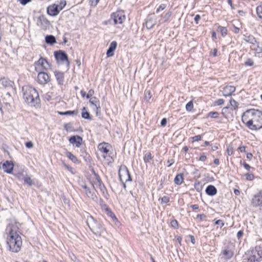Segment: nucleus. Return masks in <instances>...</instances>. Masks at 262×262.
I'll return each instance as SVG.
<instances>
[{"label": "nucleus", "mask_w": 262, "mask_h": 262, "mask_svg": "<svg viewBox=\"0 0 262 262\" xmlns=\"http://www.w3.org/2000/svg\"><path fill=\"white\" fill-rule=\"evenodd\" d=\"M22 94L23 99L28 105L36 108L40 107V99L35 89L30 85H24L22 87Z\"/></svg>", "instance_id": "f257e3e1"}, {"label": "nucleus", "mask_w": 262, "mask_h": 262, "mask_svg": "<svg viewBox=\"0 0 262 262\" xmlns=\"http://www.w3.org/2000/svg\"><path fill=\"white\" fill-rule=\"evenodd\" d=\"M86 222L90 230L97 236H101L105 231L102 223L99 220L95 219L91 215L88 216Z\"/></svg>", "instance_id": "f03ea898"}, {"label": "nucleus", "mask_w": 262, "mask_h": 262, "mask_svg": "<svg viewBox=\"0 0 262 262\" xmlns=\"http://www.w3.org/2000/svg\"><path fill=\"white\" fill-rule=\"evenodd\" d=\"M14 226L11 225L7 226L6 231L8 234L7 238V244L9 250L13 252H16V231H14Z\"/></svg>", "instance_id": "7ed1b4c3"}, {"label": "nucleus", "mask_w": 262, "mask_h": 262, "mask_svg": "<svg viewBox=\"0 0 262 262\" xmlns=\"http://www.w3.org/2000/svg\"><path fill=\"white\" fill-rule=\"evenodd\" d=\"M245 257L250 262H260L262 260V248L256 246L254 248L247 251Z\"/></svg>", "instance_id": "20e7f679"}, {"label": "nucleus", "mask_w": 262, "mask_h": 262, "mask_svg": "<svg viewBox=\"0 0 262 262\" xmlns=\"http://www.w3.org/2000/svg\"><path fill=\"white\" fill-rule=\"evenodd\" d=\"M247 113H251L257 130L262 128V113L256 110H250L247 111Z\"/></svg>", "instance_id": "39448f33"}, {"label": "nucleus", "mask_w": 262, "mask_h": 262, "mask_svg": "<svg viewBox=\"0 0 262 262\" xmlns=\"http://www.w3.org/2000/svg\"><path fill=\"white\" fill-rule=\"evenodd\" d=\"M55 60L58 64L66 63L67 67H69L70 61L68 54L63 51L59 50L54 52Z\"/></svg>", "instance_id": "423d86ee"}, {"label": "nucleus", "mask_w": 262, "mask_h": 262, "mask_svg": "<svg viewBox=\"0 0 262 262\" xmlns=\"http://www.w3.org/2000/svg\"><path fill=\"white\" fill-rule=\"evenodd\" d=\"M126 19V15L123 10H119L111 15V20H113L114 25L122 24Z\"/></svg>", "instance_id": "0eeeda50"}, {"label": "nucleus", "mask_w": 262, "mask_h": 262, "mask_svg": "<svg viewBox=\"0 0 262 262\" xmlns=\"http://www.w3.org/2000/svg\"><path fill=\"white\" fill-rule=\"evenodd\" d=\"M118 174L121 182H131L132 179L129 170L125 165H121L118 171Z\"/></svg>", "instance_id": "6e6552de"}, {"label": "nucleus", "mask_w": 262, "mask_h": 262, "mask_svg": "<svg viewBox=\"0 0 262 262\" xmlns=\"http://www.w3.org/2000/svg\"><path fill=\"white\" fill-rule=\"evenodd\" d=\"M37 25L42 29L46 30L50 28V23L43 15H40L38 17Z\"/></svg>", "instance_id": "1a4fd4ad"}, {"label": "nucleus", "mask_w": 262, "mask_h": 262, "mask_svg": "<svg viewBox=\"0 0 262 262\" xmlns=\"http://www.w3.org/2000/svg\"><path fill=\"white\" fill-rule=\"evenodd\" d=\"M38 81L41 84H45L50 80V77L48 74L45 72H40L38 74Z\"/></svg>", "instance_id": "9d476101"}, {"label": "nucleus", "mask_w": 262, "mask_h": 262, "mask_svg": "<svg viewBox=\"0 0 262 262\" xmlns=\"http://www.w3.org/2000/svg\"><path fill=\"white\" fill-rule=\"evenodd\" d=\"M61 11L56 4L50 5L47 8V13L49 15L52 16H56Z\"/></svg>", "instance_id": "9b49d317"}, {"label": "nucleus", "mask_w": 262, "mask_h": 262, "mask_svg": "<svg viewBox=\"0 0 262 262\" xmlns=\"http://www.w3.org/2000/svg\"><path fill=\"white\" fill-rule=\"evenodd\" d=\"M97 180L99 183V188L103 196L106 199H108L109 198V194L108 193L107 190L103 184V183L102 182L100 178L98 176L97 178Z\"/></svg>", "instance_id": "f8f14e48"}, {"label": "nucleus", "mask_w": 262, "mask_h": 262, "mask_svg": "<svg viewBox=\"0 0 262 262\" xmlns=\"http://www.w3.org/2000/svg\"><path fill=\"white\" fill-rule=\"evenodd\" d=\"M251 204L253 207H259L262 213V196H254L251 201Z\"/></svg>", "instance_id": "ddd939ff"}, {"label": "nucleus", "mask_w": 262, "mask_h": 262, "mask_svg": "<svg viewBox=\"0 0 262 262\" xmlns=\"http://www.w3.org/2000/svg\"><path fill=\"white\" fill-rule=\"evenodd\" d=\"M81 187L84 190L85 193L88 198L95 201L97 200V197L94 190H91L85 185H82Z\"/></svg>", "instance_id": "4468645a"}, {"label": "nucleus", "mask_w": 262, "mask_h": 262, "mask_svg": "<svg viewBox=\"0 0 262 262\" xmlns=\"http://www.w3.org/2000/svg\"><path fill=\"white\" fill-rule=\"evenodd\" d=\"M69 141L71 144L75 145L76 147H79L82 144V138L79 136L75 135L71 136Z\"/></svg>", "instance_id": "2eb2a0df"}, {"label": "nucleus", "mask_w": 262, "mask_h": 262, "mask_svg": "<svg viewBox=\"0 0 262 262\" xmlns=\"http://www.w3.org/2000/svg\"><path fill=\"white\" fill-rule=\"evenodd\" d=\"M231 247V245L226 247L225 249L222 252V254L226 259H231L234 255V252Z\"/></svg>", "instance_id": "dca6fc26"}, {"label": "nucleus", "mask_w": 262, "mask_h": 262, "mask_svg": "<svg viewBox=\"0 0 262 262\" xmlns=\"http://www.w3.org/2000/svg\"><path fill=\"white\" fill-rule=\"evenodd\" d=\"M4 172L11 173L13 169L14 164L12 161H6L2 165Z\"/></svg>", "instance_id": "f3484780"}, {"label": "nucleus", "mask_w": 262, "mask_h": 262, "mask_svg": "<svg viewBox=\"0 0 262 262\" xmlns=\"http://www.w3.org/2000/svg\"><path fill=\"white\" fill-rule=\"evenodd\" d=\"M23 172L22 173L17 172V179L23 180L25 184H27L29 186H32L34 185L32 180L29 177L24 176Z\"/></svg>", "instance_id": "a211bd4d"}, {"label": "nucleus", "mask_w": 262, "mask_h": 262, "mask_svg": "<svg viewBox=\"0 0 262 262\" xmlns=\"http://www.w3.org/2000/svg\"><path fill=\"white\" fill-rule=\"evenodd\" d=\"M235 87L232 85H227L223 88L222 93L225 97L230 96L235 91Z\"/></svg>", "instance_id": "6ab92c4d"}, {"label": "nucleus", "mask_w": 262, "mask_h": 262, "mask_svg": "<svg viewBox=\"0 0 262 262\" xmlns=\"http://www.w3.org/2000/svg\"><path fill=\"white\" fill-rule=\"evenodd\" d=\"M117 46V43L116 41H112L106 51V55L107 57H112L114 55V51Z\"/></svg>", "instance_id": "aec40b11"}, {"label": "nucleus", "mask_w": 262, "mask_h": 262, "mask_svg": "<svg viewBox=\"0 0 262 262\" xmlns=\"http://www.w3.org/2000/svg\"><path fill=\"white\" fill-rule=\"evenodd\" d=\"M55 76L56 77V80L58 82V84L59 85H63L64 82V73L60 71H55L54 72Z\"/></svg>", "instance_id": "412c9836"}, {"label": "nucleus", "mask_w": 262, "mask_h": 262, "mask_svg": "<svg viewBox=\"0 0 262 262\" xmlns=\"http://www.w3.org/2000/svg\"><path fill=\"white\" fill-rule=\"evenodd\" d=\"M217 190L216 187L212 185H208L205 190L206 193L209 196H214L217 193Z\"/></svg>", "instance_id": "4be33fe9"}, {"label": "nucleus", "mask_w": 262, "mask_h": 262, "mask_svg": "<svg viewBox=\"0 0 262 262\" xmlns=\"http://www.w3.org/2000/svg\"><path fill=\"white\" fill-rule=\"evenodd\" d=\"M90 103L92 105H94L95 106L97 112L96 114H98V111L100 109V101L98 98L96 97H92L90 99Z\"/></svg>", "instance_id": "5701e85b"}, {"label": "nucleus", "mask_w": 262, "mask_h": 262, "mask_svg": "<svg viewBox=\"0 0 262 262\" xmlns=\"http://www.w3.org/2000/svg\"><path fill=\"white\" fill-rule=\"evenodd\" d=\"M110 146V144L105 142L100 143L98 145V150L101 152L107 154L109 152V149L107 147Z\"/></svg>", "instance_id": "b1692460"}, {"label": "nucleus", "mask_w": 262, "mask_h": 262, "mask_svg": "<svg viewBox=\"0 0 262 262\" xmlns=\"http://www.w3.org/2000/svg\"><path fill=\"white\" fill-rule=\"evenodd\" d=\"M171 12L168 11L161 15V19L159 20V24H163L167 22L171 16Z\"/></svg>", "instance_id": "393cba45"}, {"label": "nucleus", "mask_w": 262, "mask_h": 262, "mask_svg": "<svg viewBox=\"0 0 262 262\" xmlns=\"http://www.w3.org/2000/svg\"><path fill=\"white\" fill-rule=\"evenodd\" d=\"M184 182V174L180 173L176 175L174 179V183L177 185H181Z\"/></svg>", "instance_id": "a878e982"}, {"label": "nucleus", "mask_w": 262, "mask_h": 262, "mask_svg": "<svg viewBox=\"0 0 262 262\" xmlns=\"http://www.w3.org/2000/svg\"><path fill=\"white\" fill-rule=\"evenodd\" d=\"M244 39L246 42L251 43L253 46H255L257 42L256 38L251 35H244Z\"/></svg>", "instance_id": "bb28decb"}, {"label": "nucleus", "mask_w": 262, "mask_h": 262, "mask_svg": "<svg viewBox=\"0 0 262 262\" xmlns=\"http://www.w3.org/2000/svg\"><path fill=\"white\" fill-rule=\"evenodd\" d=\"M45 42L50 45H53L56 43V39L54 36L52 35H47L45 37Z\"/></svg>", "instance_id": "cd10ccee"}, {"label": "nucleus", "mask_w": 262, "mask_h": 262, "mask_svg": "<svg viewBox=\"0 0 262 262\" xmlns=\"http://www.w3.org/2000/svg\"><path fill=\"white\" fill-rule=\"evenodd\" d=\"M80 156L82 157L84 160L87 162L90 163L91 161V158L90 155L88 154L84 149H80Z\"/></svg>", "instance_id": "c85d7f7f"}, {"label": "nucleus", "mask_w": 262, "mask_h": 262, "mask_svg": "<svg viewBox=\"0 0 262 262\" xmlns=\"http://www.w3.org/2000/svg\"><path fill=\"white\" fill-rule=\"evenodd\" d=\"M245 124L251 130H257L256 126L253 121V118L250 119L247 122H245Z\"/></svg>", "instance_id": "c756f323"}, {"label": "nucleus", "mask_w": 262, "mask_h": 262, "mask_svg": "<svg viewBox=\"0 0 262 262\" xmlns=\"http://www.w3.org/2000/svg\"><path fill=\"white\" fill-rule=\"evenodd\" d=\"M67 157L74 163H79V161L78 159L72 152L69 151L66 152Z\"/></svg>", "instance_id": "7c9ffc66"}, {"label": "nucleus", "mask_w": 262, "mask_h": 262, "mask_svg": "<svg viewBox=\"0 0 262 262\" xmlns=\"http://www.w3.org/2000/svg\"><path fill=\"white\" fill-rule=\"evenodd\" d=\"M230 107L229 108L231 111L236 110L238 108V103L234 99L231 98L229 101Z\"/></svg>", "instance_id": "2f4dec72"}, {"label": "nucleus", "mask_w": 262, "mask_h": 262, "mask_svg": "<svg viewBox=\"0 0 262 262\" xmlns=\"http://www.w3.org/2000/svg\"><path fill=\"white\" fill-rule=\"evenodd\" d=\"M47 63V64H48L49 66V63L48 62V61H47V60L46 59V58H44L42 57H41L39 60L37 61H36L35 62V64H38V65H40L42 67V68L45 69H46L47 68H46V67L44 66V63Z\"/></svg>", "instance_id": "473e14b6"}, {"label": "nucleus", "mask_w": 262, "mask_h": 262, "mask_svg": "<svg viewBox=\"0 0 262 262\" xmlns=\"http://www.w3.org/2000/svg\"><path fill=\"white\" fill-rule=\"evenodd\" d=\"M58 114L62 116L76 115L78 114L77 110L67 111L66 112H58Z\"/></svg>", "instance_id": "72a5a7b5"}, {"label": "nucleus", "mask_w": 262, "mask_h": 262, "mask_svg": "<svg viewBox=\"0 0 262 262\" xmlns=\"http://www.w3.org/2000/svg\"><path fill=\"white\" fill-rule=\"evenodd\" d=\"M81 117L85 119L88 120H92V118L90 115V114L89 112L86 111V108L83 107L82 108V113L81 114Z\"/></svg>", "instance_id": "f704fd0d"}, {"label": "nucleus", "mask_w": 262, "mask_h": 262, "mask_svg": "<svg viewBox=\"0 0 262 262\" xmlns=\"http://www.w3.org/2000/svg\"><path fill=\"white\" fill-rule=\"evenodd\" d=\"M155 25L156 23L153 21L151 18H149L146 19L145 25L147 29H151Z\"/></svg>", "instance_id": "c9c22d12"}, {"label": "nucleus", "mask_w": 262, "mask_h": 262, "mask_svg": "<svg viewBox=\"0 0 262 262\" xmlns=\"http://www.w3.org/2000/svg\"><path fill=\"white\" fill-rule=\"evenodd\" d=\"M217 31L221 33L223 37H225L228 32L227 29L226 27L219 26L217 27Z\"/></svg>", "instance_id": "e433bc0d"}, {"label": "nucleus", "mask_w": 262, "mask_h": 262, "mask_svg": "<svg viewBox=\"0 0 262 262\" xmlns=\"http://www.w3.org/2000/svg\"><path fill=\"white\" fill-rule=\"evenodd\" d=\"M194 187L197 192H200L202 190L203 186L200 181H198L194 183Z\"/></svg>", "instance_id": "4c0bfd02"}, {"label": "nucleus", "mask_w": 262, "mask_h": 262, "mask_svg": "<svg viewBox=\"0 0 262 262\" xmlns=\"http://www.w3.org/2000/svg\"><path fill=\"white\" fill-rule=\"evenodd\" d=\"M152 159V156L150 152H147L144 156L143 160L145 163H147Z\"/></svg>", "instance_id": "58836bf2"}, {"label": "nucleus", "mask_w": 262, "mask_h": 262, "mask_svg": "<svg viewBox=\"0 0 262 262\" xmlns=\"http://www.w3.org/2000/svg\"><path fill=\"white\" fill-rule=\"evenodd\" d=\"M56 5L59 7V9L61 10L66 6L67 2L66 0H59V1L58 2V4H56Z\"/></svg>", "instance_id": "ea45409f"}, {"label": "nucleus", "mask_w": 262, "mask_h": 262, "mask_svg": "<svg viewBox=\"0 0 262 262\" xmlns=\"http://www.w3.org/2000/svg\"><path fill=\"white\" fill-rule=\"evenodd\" d=\"M256 11L258 17L262 20V4L256 7Z\"/></svg>", "instance_id": "a19ab883"}, {"label": "nucleus", "mask_w": 262, "mask_h": 262, "mask_svg": "<svg viewBox=\"0 0 262 262\" xmlns=\"http://www.w3.org/2000/svg\"><path fill=\"white\" fill-rule=\"evenodd\" d=\"M251 115V113H247V111L243 114L242 116V121L243 123H245V122L248 121L249 116Z\"/></svg>", "instance_id": "79ce46f5"}, {"label": "nucleus", "mask_w": 262, "mask_h": 262, "mask_svg": "<svg viewBox=\"0 0 262 262\" xmlns=\"http://www.w3.org/2000/svg\"><path fill=\"white\" fill-rule=\"evenodd\" d=\"M219 113L217 112H210L207 114V117L212 118H217L219 117Z\"/></svg>", "instance_id": "37998d69"}, {"label": "nucleus", "mask_w": 262, "mask_h": 262, "mask_svg": "<svg viewBox=\"0 0 262 262\" xmlns=\"http://www.w3.org/2000/svg\"><path fill=\"white\" fill-rule=\"evenodd\" d=\"M204 135V134H202V135H196V136H194L193 137H191V139L192 140V142H196V141H200L201 140L203 135Z\"/></svg>", "instance_id": "c03bdc74"}, {"label": "nucleus", "mask_w": 262, "mask_h": 262, "mask_svg": "<svg viewBox=\"0 0 262 262\" xmlns=\"http://www.w3.org/2000/svg\"><path fill=\"white\" fill-rule=\"evenodd\" d=\"M186 110L188 112H191L193 108V103L192 101H190L186 105Z\"/></svg>", "instance_id": "a18cd8bd"}, {"label": "nucleus", "mask_w": 262, "mask_h": 262, "mask_svg": "<svg viewBox=\"0 0 262 262\" xmlns=\"http://www.w3.org/2000/svg\"><path fill=\"white\" fill-rule=\"evenodd\" d=\"M253 50H255L257 53H262V48L259 46V42H257L255 46H253Z\"/></svg>", "instance_id": "49530a36"}, {"label": "nucleus", "mask_w": 262, "mask_h": 262, "mask_svg": "<svg viewBox=\"0 0 262 262\" xmlns=\"http://www.w3.org/2000/svg\"><path fill=\"white\" fill-rule=\"evenodd\" d=\"M73 124L71 122L65 123L63 125L64 129L67 131H73L72 129Z\"/></svg>", "instance_id": "de8ad7c7"}, {"label": "nucleus", "mask_w": 262, "mask_h": 262, "mask_svg": "<svg viewBox=\"0 0 262 262\" xmlns=\"http://www.w3.org/2000/svg\"><path fill=\"white\" fill-rule=\"evenodd\" d=\"M1 83L5 87L8 86L10 84L11 81H8L7 79L5 78H1L0 80Z\"/></svg>", "instance_id": "09e8293b"}, {"label": "nucleus", "mask_w": 262, "mask_h": 262, "mask_svg": "<svg viewBox=\"0 0 262 262\" xmlns=\"http://www.w3.org/2000/svg\"><path fill=\"white\" fill-rule=\"evenodd\" d=\"M21 246V238L18 234H17V252L20 250Z\"/></svg>", "instance_id": "8fccbe9b"}, {"label": "nucleus", "mask_w": 262, "mask_h": 262, "mask_svg": "<svg viewBox=\"0 0 262 262\" xmlns=\"http://www.w3.org/2000/svg\"><path fill=\"white\" fill-rule=\"evenodd\" d=\"M224 100L223 99H219L214 102V105L220 106L224 103Z\"/></svg>", "instance_id": "3c124183"}, {"label": "nucleus", "mask_w": 262, "mask_h": 262, "mask_svg": "<svg viewBox=\"0 0 262 262\" xmlns=\"http://www.w3.org/2000/svg\"><path fill=\"white\" fill-rule=\"evenodd\" d=\"M171 226L174 229H177L179 227V224L176 220H173L170 223Z\"/></svg>", "instance_id": "603ef678"}, {"label": "nucleus", "mask_w": 262, "mask_h": 262, "mask_svg": "<svg viewBox=\"0 0 262 262\" xmlns=\"http://www.w3.org/2000/svg\"><path fill=\"white\" fill-rule=\"evenodd\" d=\"M94 90L93 89H90L88 93L86 95V98L87 99H90L91 97H93V95L94 94Z\"/></svg>", "instance_id": "864d4df0"}, {"label": "nucleus", "mask_w": 262, "mask_h": 262, "mask_svg": "<svg viewBox=\"0 0 262 262\" xmlns=\"http://www.w3.org/2000/svg\"><path fill=\"white\" fill-rule=\"evenodd\" d=\"M166 8V5L162 4L160 5L156 9V13H158L160 11L164 10Z\"/></svg>", "instance_id": "5fc2aeb1"}, {"label": "nucleus", "mask_w": 262, "mask_h": 262, "mask_svg": "<svg viewBox=\"0 0 262 262\" xmlns=\"http://www.w3.org/2000/svg\"><path fill=\"white\" fill-rule=\"evenodd\" d=\"M245 176L246 180L248 181H252L254 178V176L252 173H247L245 174Z\"/></svg>", "instance_id": "6e6d98bb"}, {"label": "nucleus", "mask_w": 262, "mask_h": 262, "mask_svg": "<svg viewBox=\"0 0 262 262\" xmlns=\"http://www.w3.org/2000/svg\"><path fill=\"white\" fill-rule=\"evenodd\" d=\"M245 64L246 66H251H251H253L254 62H253V60L251 59L248 58L246 61V62L245 63Z\"/></svg>", "instance_id": "4d7b16f0"}, {"label": "nucleus", "mask_w": 262, "mask_h": 262, "mask_svg": "<svg viewBox=\"0 0 262 262\" xmlns=\"http://www.w3.org/2000/svg\"><path fill=\"white\" fill-rule=\"evenodd\" d=\"M145 99L147 101L149 100L152 97V94H151L150 91H147L145 92Z\"/></svg>", "instance_id": "13d9d810"}, {"label": "nucleus", "mask_w": 262, "mask_h": 262, "mask_svg": "<svg viewBox=\"0 0 262 262\" xmlns=\"http://www.w3.org/2000/svg\"><path fill=\"white\" fill-rule=\"evenodd\" d=\"M170 199L167 196H164L161 198V203H167L169 202Z\"/></svg>", "instance_id": "bf43d9fd"}, {"label": "nucleus", "mask_w": 262, "mask_h": 262, "mask_svg": "<svg viewBox=\"0 0 262 262\" xmlns=\"http://www.w3.org/2000/svg\"><path fill=\"white\" fill-rule=\"evenodd\" d=\"M244 235V231L241 230L237 233L236 237L238 240H240Z\"/></svg>", "instance_id": "052dcab7"}, {"label": "nucleus", "mask_w": 262, "mask_h": 262, "mask_svg": "<svg viewBox=\"0 0 262 262\" xmlns=\"http://www.w3.org/2000/svg\"><path fill=\"white\" fill-rule=\"evenodd\" d=\"M101 207L102 209H104L105 210V211H109L110 212H111V209L108 207V206L104 204V203H102L101 204Z\"/></svg>", "instance_id": "680f3d73"}, {"label": "nucleus", "mask_w": 262, "mask_h": 262, "mask_svg": "<svg viewBox=\"0 0 262 262\" xmlns=\"http://www.w3.org/2000/svg\"><path fill=\"white\" fill-rule=\"evenodd\" d=\"M32 0H17V2H19L20 4L23 6L27 5Z\"/></svg>", "instance_id": "e2e57ef3"}, {"label": "nucleus", "mask_w": 262, "mask_h": 262, "mask_svg": "<svg viewBox=\"0 0 262 262\" xmlns=\"http://www.w3.org/2000/svg\"><path fill=\"white\" fill-rule=\"evenodd\" d=\"M197 218L199 219L200 221H204L206 219V216L204 214H198Z\"/></svg>", "instance_id": "0e129e2a"}, {"label": "nucleus", "mask_w": 262, "mask_h": 262, "mask_svg": "<svg viewBox=\"0 0 262 262\" xmlns=\"http://www.w3.org/2000/svg\"><path fill=\"white\" fill-rule=\"evenodd\" d=\"M214 224L215 225H220L221 227H222L224 226V223L222 220H218L216 221Z\"/></svg>", "instance_id": "69168bd1"}, {"label": "nucleus", "mask_w": 262, "mask_h": 262, "mask_svg": "<svg viewBox=\"0 0 262 262\" xmlns=\"http://www.w3.org/2000/svg\"><path fill=\"white\" fill-rule=\"evenodd\" d=\"M229 109V106H226V107H224L223 109H222V114L225 117H227V116H226V114L227 113V111Z\"/></svg>", "instance_id": "338daca9"}, {"label": "nucleus", "mask_w": 262, "mask_h": 262, "mask_svg": "<svg viewBox=\"0 0 262 262\" xmlns=\"http://www.w3.org/2000/svg\"><path fill=\"white\" fill-rule=\"evenodd\" d=\"M207 157L204 153H203L199 158V161L204 162L206 160Z\"/></svg>", "instance_id": "774afa93"}]
</instances>
